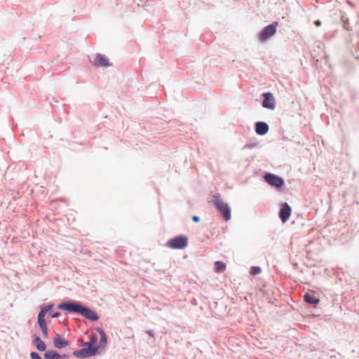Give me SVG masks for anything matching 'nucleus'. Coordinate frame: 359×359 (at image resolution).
<instances>
[{
    "instance_id": "nucleus-1",
    "label": "nucleus",
    "mask_w": 359,
    "mask_h": 359,
    "mask_svg": "<svg viewBox=\"0 0 359 359\" xmlns=\"http://www.w3.org/2000/svg\"><path fill=\"white\" fill-rule=\"evenodd\" d=\"M57 308L71 313L81 315L91 321H97L99 319V316L95 311L83 304L81 302L73 300L65 301L59 304Z\"/></svg>"
},
{
    "instance_id": "nucleus-2",
    "label": "nucleus",
    "mask_w": 359,
    "mask_h": 359,
    "mask_svg": "<svg viewBox=\"0 0 359 359\" xmlns=\"http://www.w3.org/2000/svg\"><path fill=\"white\" fill-rule=\"evenodd\" d=\"M97 337L95 334L93 335L89 341L83 344V348L80 350H76L73 355L79 358H87L95 356L98 354L99 346L97 345Z\"/></svg>"
},
{
    "instance_id": "nucleus-3",
    "label": "nucleus",
    "mask_w": 359,
    "mask_h": 359,
    "mask_svg": "<svg viewBox=\"0 0 359 359\" xmlns=\"http://www.w3.org/2000/svg\"><path fill=\"white\" fill-rule=\"evenodd\" d=\"M212 203L214 204L217 210L223 216L225 221H229L231 217V210L228 203H224L220 196H215L212 200Z\"/></svg>"
},
{
    "instance_id": "nucleus-4",
    "label": "nucleus",
    "mask_w": 359,
    "mask_h": 359,
    "mask_svg": "<svg viewBox=\"0 0 359 359\" xmlns=\"http://www.w3.org/2000/svg\"><path fill=\"white\" fill-rule=\"evenodd\" d=\"M166 245L172 249H183L188 245V238L185 236H177L170 239Z\"/></svg>"
},
{
    "instance_id": "nucleus-5",
    "label": "nucleus",
    "mask_w": 359,
    "mask_h": 359,
    "mask_svg": "<svg viewBox=\"0 0 359 359\" xmlns=\"http://www.w3.org/2000/svg\"><path fill=\"white\" fill-rule=\"evenodd\" d=\"M278 25V22H273V23L266 26L259 34V40L261 41H264L274 36L276 33Z\"/></svg>"
},
{
    "instance_id": "nucleus-6",
    "label": "nucleus",
    "mask_w": 359,
    "mask_h": 359,
    "mask_svg": "<svg viewBox=\"0 0 359 359\" xmlns=\"http://www.w3.org/2000/svg\"><path fill=\"white\" fill-rule=\"evenodd\" d=\"M264 179L266 182L275 188H281L284 185V180L273 173H266L264 176Z\"/></svg>"
},
{
    "instance_id": "nucleus-7",
    "label": "nucleus",
    "mask_w": 359,
    "mask_h": 359,
    "mask_svg": "<svg viewBox=\"0 0 359 359\" xmlns=\"http://www.w3.org/2000/svg\"><path fill=\"white\" fill-rule=\"evenodd\" d=\"M262 96L264 97L262 107L268 109H274L276 108V102L273 93L271 92L264 93Z\"/></svg>"
},
{
    "instance_id": "nucleus-8",
    "label": "nucleus",
    "mask_w": 359,
    "mask_h": 359,
    "mask_svg": "<svg viewBox=\"0 0 359 359\" xmlns=\"http://www.w3.org/2000/svg\"><path fill=\"white\" fill-rule=\"evenodd\" d=\"M291 207L288 205L287 203H284L280 209L278 215L281 221L283 222H285L289 219L291 215Z\"/></svg>"
},
{
    "instance_id": "nucleus-9",
    "label": "nucleus",
    "mask_w": 359,
    "mask_h": 359,
    "mask_svg": "<svg viewBox=\"0 0 359 359\" xmlns=\"http://www.w3.org/2000/svg\"><path fill=\"white\" fill-rule=\"evenodd\" d=\"M269 130V125L264 121H257L255 123V132L259 135H266Z\"/></svg>"
},
{
    "instance_id": "nucleus-10",
    "label": "nucleus",
    "mask_w": 359,
    "mask_h": 359,
    "mask_svg": "<svg viewBox=\"0 0 359 359\" xmlns=\"http://www.w3.org/2000/svg\"><path fill=\"white\" fill-rule=\"evenodd\" d=\"M95 65L97 67H107L111 65L108 58L100 53H97L95 60Z\"/></svg>"
},
{
    "instance_id": "nucleus-11",
    "label": "nucleus",
    "mask_w": 359,
    "mask_h": 359,
    "mask_svg": "<svg viewBox=\"0 0 359 359\" xmlns=\"http://www.w3.org/2000/svg\"><path fill=\"white\" fill-rule=\"evenodd\" d=\"M32 344L35 346L36 348L39 351H45L46 350V345L44 341L41 340V339L36 335V334L32 335Z\"/></svg>"
},
{
    "instance_id": "nucleus-12",
    "label": "nucleus",
    "mask_w": 359,
    "mask_h": 359,
    "mask_svg": "<svg viewBox=\"0 0 359 359\" xmlns=\"http://www.w3.org/2000/svg\"><path fill=\"white\" fill-rule=\"evenodd\" d=\"M53 344L56 348L62 349L69 345V341L66 340L61 334H57V337L53 339Z\"/></svg>"
},
{
    "instance_id": "nucleus-13",
    "label": "nucleus",
    "mask_w": 359,
    "mask_h": 359,
    "mask_svg": "<svg viewBox=\"0 0 359 359\" xmlns=\"http://www.w3.org/2000/svg\"><path fill=\"white\" fill-rule=\"evenodd\" d=\"M43 357L44 359H66L68 357V355H61L56 351L48 350L44 353Z\"/></svg>"
},
{
    "instance_id": "nucleus-14",
    "label": "nucleus",
    "mask_w": 359,
    "mask_h": 359,
    "mask_svg": "<svg viewBox=\"0 0 359 359\" xmlns=\"http://www.w3.org/2000/svg\"><path fill=\"white\" fill-rule=\"evenodd\" d=\"M96 330L99 333L100 337L99 345H97V346H99V348H102V347H104L107 343V334L104 332V331L100 327H97Z\"/></svg>"
},
{
    "instance_id": "nucleus-15",
    "label": "nucleus",
    "mask_w": 359,
    "mask_h": 359,
    "mask_svg": "<svg viewBox=\"0 0 359 359\" xmlns=\"http://www.w3.org/2000/svg\"><path fill=\"white\" fill-rule=\"evenodd\" d=\"M304 300L309 304H311V305H316L319 303L320 302V299L318 298V297H316L314 295L309 293V292H306L304 294Z\"/></svg>"
},
{
    "instance_id": "nucleus-16",
    "label": "nucleus",
    "mask_w": 359,
    "mask_h": 359,
    "mask_svg": "<svg viewBox=\"0 0 359 359\" xmlns=\"http://www.w3.org/2000/svg\"><path fill=\"white\" fill-rule=\"evenodd\" d=\"M37 322H38L39 326L41 330L43 337L45 339H48V332L47 323L46 322V320H37Z\"/></svg>"
},
{
    "instance_id": "nucleus-17",
    "label": "nucleus",
    "mask_w": 359,
    "mask_h": 359,
    "mask_svg": "<svg viewBox=\"0 0 359 359\" xmlns=\"http://www.w3.org/2000/svg\"><path fill=\"white\" fill-rule=\"evenodd\" d=\"M226 269V264L220 261H216L215 262V270L217 273L223 272Z\"/></svg>"
},
{
    "instance_id": "nucleus-18",
    "label": "nucleus",
    "mask_w": 359,
    "mask_h": 359,
    "mask_svg": "<svg viewBox=\"0 0 359 359\" xmlns=\"http://www.w3.org/2000/svg\"><path fill=\"white\" fill-rule=\"evenodd\" d=\"M48 313V311H47V309L45 308V306L43 305H41L40 306V311L38 313V316H37V320H46L45 319V316Z\"/></svg>"
},
{
    "instance_id": "nucleus-19",
    "label": "nucleus",
    "mask_w": 359,
    "mask_h": 359,
    "mask_svg": "<svg viewBox=\"0 0 359 359\" xmlns=\"http://www.w3.org/2000/svg\"><path fill=\"white\" fill-rule=\"evenodd\" d=\"M262 272V269L259 266H252L250 269V273L252 275H257Z\"/></svg>"
},
{
    "instance_id": "nucleus-20",
    "label": "nucleus",
    "mask_w": 359,
    "mask_h": 359,
    "mask_svg": "<svg viewBox=\"0 0 359 359\" xmlns=\"http://www.w3.org/2000/svg\"><path fill=\"white\" fill-rule=\"evenodd\" d=\"M257 144H258L257 142L247 143L243 146V149H252V148L255 147L257 145Z\"/></svg>"
},
{
    "instance_id": "nucleus-21",
    "label": "nucleus",
    "mask_w": 359,
    "mask_h": 359,
    "mask_svg": "<svg viewBox=\"0 0 359 359\" xmlns=\"http://www.w3.org/2000/svg\"><path fill=\"white\" fill-rule=\"evenodd\" d=\"M30 358L31 359H43L41 356L35 351H32L30 353Z\"/></svg>"
},
{
    "instance_id": "nucleus-22",
    "label": "nucleus",
    "mask_w": 359,
    "mask_h": 359,
    "mask_svg": "<svg viewBox=\"0 0 359 359\" xmlns=\"http://www.w3.org/2000/svg\"><path fill=\"white\" fill-rule=\"evenodd\" d=\"M45 306V308L47 309V311H48V313L50 314V311L52 310V309L53 308V304L52 303H50L47 305H43Z\"/></svg>"
},
{
    "instance_id": "nucleus-23",
    "label": "nucleus",
    "mask_w": 359,
    "mask_h": 359,
    "mask_svg": "<svg viewBox=\"0 0 359 359\" xmlns=\"http://www.w3.org/2000/svg\"><path fill=\"white\" fill-rule=\"evenodd\" d=\"M192 220H193V222L198 223L200 222V217L197 215H194L192 217Z\"/></svg>"
},
{
    "instance_id": "nucleus-24",
    "label": "nucleus",
    "mask_w": 359,
    "mask_h": 359,
    "mask_svg": "<svg viewBox=\"0 0 359 359\" xmlns=\"http://www.w3.org/2000/svg\"><path fill=\"white\" fill-rule=\"evenodd\" d=\"M60 315H61L60 312H55L52 314L51 317L53 318H59L60 316Z\"/></svg>"
},
{
    "instance_id": "nucleus-25",
    "label": "nucleus",
    "mask_w": 359,
    "mask_h": 359,
    "mask_svg": "<svg viewBox=\"0 0 359 359\" xmlns=\"http://www.w3.org/2000/svg\"><path fill=\"white\" fill-rule=\"evenodd\" d=\"M147 333L151 337H154L155 336L154 332L152 330H147Z\"/></svg>"
},
{
    "instance_id": "nucleus-26",
    "label": "nucleus",
    "mask_w": 359,
    "mask_h": 359,
    "mask_svg": "<svg viewBox=\"0 0 359 359\" xmlns=\"http://www.w3.org/2000/svg\"><path fill=\"white\" fill-rule=\"evenodd\" d=\"M314 25L316 27H320L321 25V21L320 20H317L314 22Z\"/></svg>"
}]
</instances>
